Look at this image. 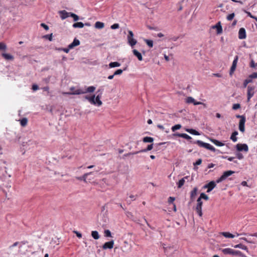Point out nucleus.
<instances>
[{"label": "nucleus", "mask_w": 257, "mask_h": 257, "mask_svg": "<svg viewBox=\"0 0 257 257\" xmlns=\"http://www.w3.org/2000/svg\"><path fill=\"white\" fill-rule=\"evenodd\" d=\"M187 177H184L182 178L181 180H179L178 183V188H181L182 186L185 183V179L187 178Z\"/></svg>", "instance_id": "35"}, {"label": "nucleus", "mask_w": 257, "mask_h": 257, "mask_svg": "<svg viewBox=\"0 0 257 257\" xmlns=\"http://www.w3.org/2000/svg\"><path fill=\"white\" fill-rule=\"evenodd\" d=\"M41 26L47 31L49 30V26L44 23H41Z\"/></svg>", "instance_id": "53"}, {"label": "nucleus", "mask_w": 257, "mask_h": 257, "mask_svg": "<svg viewBox=\"0 0 257 257\" xmlns=\"http://www.w3.org/2000/svg\"><path fill=\"white\" fill-rule=\"evenodd\" d=\"M95 98V95H93L91 96L87 95L85 96V98L87 99L90 103H94V98Z\"/></svg>", "instance_id": "29"}, {"label": "nucleus", "mask_w": 257, "mask_h": 257, "mask_svg": "<svg viewBox=\"0 0 257 257\" xmlns=\"http://www.w3.org/2000/svg\"><path fill=\"white\" fill-rule=\"evenodd\" d=\"M212 28V29H216L217 34H220L222 33V28L220 22H218L215 25L213 26Z\"/></svg>", "instance_id": "11"}, {"label": "nucleus", "mask_w": 257, "mask_h": 257, "mask_svg": "<svg viewBox=\"0 0 257 257\" xmlns=\"http://www.w3.org/2000/svg\"><path fill=\"white\" fill-rule=\"evenodd\" d=\"M238 135V132L237 131H234L232 133V135L230 137V139L233 142H235L237 141V138L236 136Z\"/></svg>", "instance_id": "24"}, {"label": "nucleus", "mask_w": 257, "mask_h": 257, "mask_svg": "<svg viewBox=\"0 0 257 257\" xmlns=\"http://www.w3.org/2000/svg\"><path fill=\"white\" fill-rule=\"evenodd\" d=\"M210 141L214 144H215V145H216L217 146L221 147V146H223L224 145V144L223 143L219 142V141L215 140V139H210Z\"/></svg>", "instance_id": "21"}, {"label": "nucleus", "mask_w": 257, "mask_h": 257, "mask_svg": "<svg viewBox=\"0 0 257 257\" xmlns=\"http://www.w3.org/2000/svg\"><path fill=\"white\" fill-rule=\"evenodd\" d=\"M197 204L196 207V210L199 216L201 217L202 216V201H201V199L199 197L197 200Z\"/></svg>", "instance_id": "3"}, {"label": "nucleus", "mask_w": 257, "mask_h": 257, "mask_svg": "<svg viewBox=\"0 0 257 257\" xmlns=\"http://www.w3.org/2000/svg\"><path fill=\"white\" fill-rule=\"evenodd\" d=\"M2 56L6 60H12L14 59V57L10 54H8V53H3L2 54Z\"/></svg>", "instance_id": "20"}, {"label": "nucleus", "mask_w": 257, "mask_h": 257, "mask_svg": "<svg viewBox=\"0 0 257 257\" xmlns=\"http://www.w3.org/2000/svg\"><path fill=\"white\" fill-rule=\"evenodd\" d=\"M186 102L188 103H193L194 105H197L199 104H203L205 107H206V104L201 102L196 101L193 97H188L186 98Z\"/></svg>", "instance_id": "6"}, {"label": "nucleus", "mask_w": 257, "mask_h": 257, "mask_svg": "<svg viewBox=\"0 0 257 257\" xmlns=\"http://www.w3.org/2000/svg\"><path fill=\"white\" fill-rule=\"evenodd\" d=\"M134 36L133 32L130 31V45L133 48L137 43L136 40L134 39L133 37Z\"/></svg>", "instance_id": "12"}, {"label": "nucleus", "mask_w": 257, "mask_h": 257, "mask_svg": "<svg viewBox=\"0 0 257 257\" xmlns=\"http://www.w3.org/2000/svg\"><path fill=\"white\" fill-rule=\"evenodd\" d=\"M96 89V87L94 86H89L86 88L85 90L83 89H75L74 87H72L70 88V90L73 91L71 92L67 93L68 94L72 95H79L81 94H84L86 93H92Z\"/></svg>", "instance_id": "1"}, {"label": "nucleus", "mask_w": 257, "mask_h": 257, "mask_svg": "<svg viewBox=\"0 0 257 257\" xmlns=\"http://www.w3.org/2000/svg\"><path fill=\"white\" fill-rule=\"evenodd\" d=\"M80 45V41L78 39L75 38L73 42L69 45V48L73 49L74 47Z\"/></svg>", "instance_id": "15"}, {"label": "nucleus", "mask_w": 257, "mask_h": 257, "mask_svg": "<svg viewBox=\"0 0 257 257\" xmlns=\"http://www.w3.org/2000/svg\"><path fill=\"white\" fill-rule=\"evenodd\" d=\"M181 127H182V126L181 124H176V125H174L173 126H172L171 129H172V131L174 132L176 130L181 128Z\"/></svg>", "instance_id": "37"}, {"label": "nucleus", "mask_w": 257, "mask_h": 257, "mask_svg": "<svg viewBox=\"0 0 257 257\" xmlns=\"http://www.w3.org/2000/svg\"><path fill=\"white\" fill-rule=\"evenodd\" d=\"M94 103H91L92 104L99 106L102 104V101L100 99H97V98H94Z\"/></svg>", "instance_id": "36"}, {"label": "nucleus", "mask_w": 257, "mask_h": 257, "mask_svg": "<svg viewBox=\"0 0 257 257\" xmlns=\"http://www.w3.org/2000/svg\"><path fill=\"white\" fill-rule=\"evenodd\" d=\"M91 236L94 239H98L100 237L98 231L96 230L91 232Z\"/></svg>", "instance_id": "26"}, {"label": "nucleus", "mask_w": 257, "mask_h": 257, "mask_svg": "<svg viewBox=\"0 0 257 257\" xmlns=\"http://www.w3.org/2000/svg\"><path fill=\"white\" fill-rule=\"evenodd\" d=\"M252 82V79H251L249 77V78L246 79L244 82H243V87H246L247 86V85L249 83Z\"/></svg>", "instance_id": "39"}, {"label": "nucleus", "mask_w": 257, "mask_h": 257, "mask_svg": "<svg viewBox=\"0 0 257 257\" xmlns=\"http://www.w3.org/2000/svg\"><path fill=\"white\" fill-rule=\"evenodd\" d=\"M193 143L197 144L199 147L204 148H205V144H206V143H204L200 140H197L195 142H194Z\"/></svg>", "instance_id": "32"}, {"label": "nucleus", "mask_w": 257, "mask_h": 257, "mask_svg": "<svg viewBox=\"0 0 257 257\" xmlns=\"http://www.w3.org/2000/svg\"><path fill=\"white\" fill-rule=\"evenodd\" d=\"M175 198L173 197H169L168 198V202L169 203H173Z\"/></svg>", "instance_id": "59"}, {"label": "nucleus", "mask_w": 257, "mask_h": 257, "mask_svg": "<svg viewBox=\"0 0 257 257\" xmlns=\"http://www.w3.org/2000/svg\"><path fill=\"white\" fill-rule=\"evenodd\" d=\"M234 248H241V249L245 250L247 252H248L247 247L245 245H243V244H242L241 243H239V244H236V245H234Z\"/></svg>", "instance_id": "25"}, {"label": "nucleus", "mask_w": 257, "mask_h": 257, "mask_svg": "<svg viewBox=\"0 0 257 257\" xmlns=\"http://www.w3.org/2000/svg\"><path fill=\"white\" fill-rule=\"evenodd\" d=\"M240 107V105L238 103L234 104L232 106V109L234 110L237 109Z\"/></svg>", "instance_id": "51"}, {"label": "nucleus", "mask_w": 257, "mask_h": 257, "mask_svg": "<svg viewBox=\"0 0 257 257\" xmlns=\"http://www.w3.org/2000/svg\"><path fill=\"white\" fill-rule=\"evenodd\" d=\"M60 14V18L62 20H65V19L70 17L71 12H67L65 10H62L58 12Z\"/></svg>", "instance_id": "7"}, {"label": "nucleus", "mask_w": 257, "mask_h": 257, "mask_svg": "<svg viewBox=\"0 0 257 257\" xmlns=\"http://www.w3.org/2000/svg\"><path fill=\"white\" fill-rule=\"evenodd\" d=\"M114 241L113 240L105 242L102 246L104 249H111L113 247Z\"/></svg>", "instance_id": "10"}, {"label": "nucleus", "mask_w": 257, "mask_h": 257, "mask_svg": "<svg viewBox=\"0 0 257 257\" xmlns=\"http://www.w3.org/2000/svg\"><path fill=\"white\" fill-rule=\"evenodd\" d=\"M233 249L230 248H226L222 249V252L224 254H232Z\"/></svg>", "instance_id": "22"}, {"label": "nucleus", "mask_w": 257, "mask_h": 257, "mask_svg": "<svg viewBox=\"0 0 257 257\" xmlns=\"http://www.w3.org/2000/svg\"><path fill=\"white\" fill-rule=\"evenodd\" d=\"M253 88L248 86L247 87V99L248 101L249 100L251 97H252L253 95Z\"/></svg>", "instance_id": "13"}, {"label": "nucleus", "mask_w": 257, "mask_h": 257, "mask_svg": "<svg viewBox=\"0 0 257 257\" xmlns=\"http://www.w3.org/2000/svg\"><path fill=\"white\" fill-rule=\"evenodd\" d=\"M236 157L239 160H241L243 158L242 154L240 153H236Z\"/></svg>", "instance_id": "58"}, {"label": "nucleus", "mask_w": 257, "mask_h": 257, "mask_svg": "<svg viewBox=\"0 0 257 257\" xmlns=\"http://www.w3.org/2000/svg\"><path fill=\"white\" fill-rule=\"evenodd\" d=\"M245 120L244 119H242V120H239V130L242 133H244L245 131L244 124L245 122Z\"/></svg>", "instance_id": "14"}, {"label": "nucleus", "mask_w": 257, "mask_h": 257, "mask_svg": "<svg viewBox=\"0 0 257 257\" xmlns=\"http://www.w3.org/2000/svg\"><path fill=\"white\" fill-rule=\"evenodd\" d=\"M145 41L149 47H150V48L153 47V41L152 40L146 39L145 40Z\"/></svg>", "instance_id": "38"}, {"label": "nucleus", "mask_w": 257, "mask_h": 257, "mask_svg": "<svg viewBox=\"0 0 257 257\" xmlns=\"http://www.w3.org/2000/svg\"><path fill=\"white\" fill-rule=\"evenodd\" d=\"M256 66H257V63L255 64L253 60H251L250 63V67L251 68H254Z\"/></svg>", "instance_id": "56"}, {"label": "nucleus", "mask_w": 257, "mask_h": 257, "mask_svg": "<svg viewBox=\"0 0 257 257\" xmlns=\"http://www.w3.org/2000/svg\"><path fill=\"white\" fill-rule=\"evenodd\" d=\"M122 70L121 69H117L116 71H115L114 73V75H120L122 73Z\"/></svg>", "instance_id": "55"}, {"label": "nucleus", "mask_w": 257, "mask_h": 257, "mask_svg": "<svg viewBox=\"0 0 257 257\" xmlns=\"http://www.w3.org/2000/svg\"><path fill=\"white\" fill-rule=\"evenodd\" d=\"M39 89V87L37 84H33L32 85V89L34 91H36Z\"/></svg>", "instance_id": "63"}, {"label": "nucleus", "mask_w": 257, "mask_h": 257, "mask_svg": "<svg viewBox=\"0 0 257 257\" xmlns=\"http://www.w3.org/2000/svg\"><path fill=\"white\" fill-rule=\"evenodd\" d=\"M238 60V56H235V57H234V59L233 61L232 66L230 69V72H229L230 75H232V74L233 73V72L235 70Z\"/></svg>", "instance_id": "5"}, {"label": "nucleus", "mask_w": 257, "mask_h": 257, "mask_svg": "<svg viewBox=\"0 0 257 257\" xmlns=\"http://www.w3.org/2000/svg\"><path fill=\"white\" fill-rule=\"evenodd\" d=\"M110 28L112 29H116L119 28V25H118V24H116V23L114 24L111 26Z\"/></svg>", "instance_id": "54"}, {"label": "nucleus", "mask_w": 257, "mask_h": 257, "mask_svg": "<svg viewBox=\"0 0 257 257\" xmlns=\"http://www.w3.org/2000/svg\"><path fill=\"white\" fill-rule=\"evenodd\" d=\"M216 186V184L214 181H211L209 183L204 186V188H207V192H210Z\"/></svg>", "instance_id": "8"}, {"label": "nucleus", "mask_w": 257, "mask_h": 257, "mask_svg": "<svg viewBox=\"0 0 257 257\" xmlns=\"http://www.w3.org/2000/svg\"><path fill=\"white\" fill-rule=\"evenodd\" d=\"M70 17L73 18V20L75 22L78 21L79 19V17L77 15L72 13H71Z\"/></svg>", "instance_id": "42"}, {"label": "nucleus", "mask_w": 257, "mask_h": 257, "mask_svg": "<svg viewBox=\"0 0 257 257\" xmlns=\"http://www.w3.org/2000/svg\"><path fill=\"white\" fill-rule=\"evenodd\" d=\"M153 148V144L149 145L147 148L143 149L140 151V152H146L147 151L151 150Z\"/></svg>", "instance_id": "34"}, {"label": "nucleus", "mask_w": 257, "mask_h": 257, "mask_svg": "<svg viewBox=\"0 0 257 257\" xmlns=\"http://www.w3.org/2000/svg\"><path fill=\"white\" fill-rule=\"evenodd\" d=\"M249 77L252 79V78H257V72H254L249 76Z\"/></svg>", "instance_id": "50"}, {"label": "nucleus", "mask_w": 257, "mask_h": 257, "mask_svg": "<svg viewBox=\"0 0 257 257\" xmlns=\"http://www.w3.org/2000/svg\"><path fill=\"white\" fill-rule=\"evenodd\" d=\"M93 172H89L84 174L82 176L78 178L79 180H83L84 182H86V179L88 176L92 174Z\"/></svg>", "instance_id": "19"}, {"label": "nucleus", "mask_w": 257, "mask_h": 257, "mask_svg": "<svg viewBox=\"0 0 257 257\" xmlns=\"http://www.w3.org/2000/svg\"><path fill=\"white\" fill-rule=\"evenodd\" d=\"M236 117L238 118H240V120H242V119H244V120H246L245 117L244 115H236Z\"/></svg>", "instance_id": "61"}, {"label": "nucleus", "mask_w": 257, "mask_h": 257, "mask_svg": "<svg viewBox=\"0 0 257 257\" xmlns=\"http://www.w3.org/2000/svg\"><path fill=\"white\" fill-rule=\"evenodd\" d=\"M183 134H180L178 133H174L173 134V136L174 137H182Z\"/></svg>", "instance_id": "62"}, {"label": "nucleus", "mask_w": 257, "mask_h": 257, "mask_svg": "<svg viewBox=\"0 0 257 257\" xmlns=\"http://www.w3.org/2000/svg\"><path fill=\"white\" fill-rule=\"evenodd\" d=\"M243 11L244 13H245L247 15V16H248V17H250L251 18H253V16H252V15H251V14L250 12H247V11H246V10H243Z\"/></svg>", "instance_id": "60"}, {"label": "nucleus", "mask_w": 257, "mask_h": 257, "mask_svg": "<svg viewBox=\"0 0 257 257\" xmlns=\"http://www.w3.org/2000/svg\"><path fill=\"white\" fill-rule=\"evenodd\" d=\"M84 24L82 22H77L73 24L72 27L74 28H82Z\"/></svg>", "instance_id": "23"}, {"label": "nucleus", "mask_w": 257, "mask_h": 257, "mask_svg": "<svg viewBox=\"0 0 257 257\" xmlns=\"http://www.w3.org/2000/svg\"><path fill=\"white\" fill-rule=\"evenodd\" d=\"M241 252L239 251V250H234L233 249L232 250V255H239L240 256L241 255Z\"/></svg>", "instance_id": "47"}, {"label": "nucleus", "mask_w": 257, "mask_h": 257, "mask_svg": "<svg viewBox=\"0 0 257 257\" xmlns=\"http://www.w3.org/2000/svg\"><path fill=\"white\" fill-rule=\"evenodd\" d=\"M186 131L190 133L191 134L194 135H199L200 134L198 132L196 131L195 130L192 129V128H187L186 129Z\"/></svg>", "instance_id": "27"}, {"label": "nucleus", "mask_w": 257, "mask_h": 257, "mask_svg": "<svg viewBox=\"0 0 257 257\" xmlns=\"http://www.w3.org/2000/svg\"><path fill=\"white\" fill-rule=\"evenodd\" d=\"M202 163V160L201 159H198L195 163H194L193 164L194 166L199 165Z\"/></svg>", "instance_id": "57"}, {"label": "nucleus", "mask_w": 257, "mask_h": 257, "mask_svg": "<svg viewBox=\"0 0 257 257\" xmlns=\"http://www.w3.org/2000/svg\"><path fill=\"white\" fill-rule=\"evenodd\" d=\"M235 16V14L234 13H231L229 15H228L227 17H226V19L229 21H230L231 20H233V19L234 18Z\"/></svg>", "instance_id": "41"}, {"label": "nucleus", "mask_w": 257, "mask_h": 257, "mask_svg": "<svg viewBox=\"0 0 257 257\" xmlns=\"http://www.w3.org/2000/svg\"><path fill=\"white\" fill-rule=\"evenodd\" d=\"M120 66V64L117 62H112L109 64V68H113L116 67H119Z\"/></svg>", "instance_id": "33"}, {"label": "nucleus", "mask_w": 257, "mask_h": 257, "mask_svg": "<svg viewBox=\"0 0 257 257\" xmlns=\"http://www.w3.org/2000/svg\"><path fill=\"white\" fill-rule=\"evenodd\" d=\"M104 23L101 22H96L95 24V27L97 29H102L104 27Z\"/></svg>", "instance_id": "31"}, {"label": "nucleus", "mask_w": 257, "mask_h": 257, "mask_svg": "<svg viewBox=\"0 0 257 257\" xmlns=\"http://www.w3.org/2000/svg\"><path fill=\"white\" fill-rule=\"evenodd\" d=\"M234 172L233 171H227L224 172L222 176L216 180V183H219L224 180H225L228 177L230 176L232 174H234Z\"/></svg>", "instance_id": "2"}, {"label": "nucleus", "mask_w": 257, "mask_h": 257, "mask_svg": "<svg viewBox=\"0 0 257 257\" xmlns=\"http://www.w3.org/2000/svg\"><path fill=\"white\" fill-rule=\"evenodd\" d=\"M24 244L25 243H23L22 242H16L13 245L10 246V248L16 246L18 245H19V247H21L22 246V245Z\"/></svg>", "instance_id": "43"}, {"label": "nucleus", "mask_w": 257, "mask_h": 257, "mask_svg": "<svg viewBox=\"0 0 257 257\" xmlns=\"http://www.w3.org/2000/svg\"><path fill=\"white\" fill-rule=\"evenodd\" d=\"M7 48L6 45L4 43H0V50H6Z\"/></svg>", "instance_id": "49"}, {"label": "nucleus", "mask_w": 257, "mask_h": 257, "mask_svg": "<svg viewBox=\"0 0 257 257\" xmlns=\"http://www.w3.org/2000/svg\"><path fill=\"white\" fill-rule=\"evenodd\" d=\"M182 138L185 139L187 140H191L192 139V138L186 134H183Z\"/></svg>", "instance_id": "48"}, {"label": "nucleus", "mask_w": 257, "mask_h": 257, "mask_svg": "<svg viewBox=\"0 0 257 257\" xmlns=\"http://www.w3.org/2000/svg\"><path fill=\"white\" fill-rule=\"evenodd\" d=\"M133 53L138 58V59L139 61L143 60V57L142 54L140 52H139L138 50H137L136 49L133 50Z\"/></svg>", "instance_id": "16"}, {"label": "nucleus", "mask_w": 257, "mask_h": 257, "mask_svg": "<svg viewBox=\"0 0 257 257\" xmlns=\"http://www.w3.org/2000/svg\"><path fill=\"white\" fill-rule=\"evenodd\" d=\"M143 141L144 143H153L154 141V139L152 137H144L143 139Z\"/></svg>", "instance_id": "28"}, {"label": "nucleus", "mask_w": 257, "mask_h": 257, "mask_svg": "<svg viewBox=\"0 0 257 257\" xmlns=\"http://www.w3.org/2000/svg\"><path fill=\"white\" fill-rule=\"evenodd\" d=\"M236 148L238 151H244L247 152L248 151V148L245 144H238L236 145Z\"/></svg>", "instance_id": "4"}, {"label": "nucleus", "mask_w": 257, "mask_h": 257, "mask_svg": "<svg viewBox=\"0 0 257 257\" xmlns=\"http://www.w3.org/2000/svg\"><path fill=\"white\" fill-rule=\"evenodd\" d=\"M27 122H28V120L25 117V118H23L20 120V123H21V125L23 126H25L27 124Z\"/></svg>", "instance_id": "40"}, {"label": "nucleus", "mask_w": 257, "mask_h": 257, "mask_svg": "<svg viewBox=\"0 0 257 257\" xmlns=\"http://www.w3.org/2000/svg\"><path fill=\"white\" fill-rule=\"evenodd\" d=\"M246 37V32L245 29L243 28H241L239 30L238 32V38L242 40L245 39Z\"/></svg>", "instance_id": "9"}, {"label": "nucleus", "mask_w": 257, "mask_h": 257, "mask_svg": "<svg viewBox=\"0 0 257 257\" xmlns=\"http://www.w3.org/2000/svg\"><path fill=\"white\" fill-rule=\"evenodd\" d=\"M222 234L226 238H233L235 236V235H233L228 232H223Z\"/></svg>", "instance_id": "30"}, {"label": "nucleus", "mask_w": 257, "mask_h": 257, "mask_svg": "<svg viewBox=\"0 0 257 257\" xmlns=\"http://www.w3.org/2000/svg\"><path fill=\"white\" fill-rule=\"evenodd\" d=\"M104 236L105 237H111V233L109 230L107 229L104 230Z\"/></svg>", "instance_id": "46"}, {"label": "nucleus", "mask_w": 257, "mask_h": 257, "mask_svg": "<svg viewBox=\"0 0 257 257\" xmlns=\"http://www.w3.org/2000/svg\"><path fill=\"white\" fill-rule=\"evenodd\" d=\"M199 197L201 199H203L206 200H208L209 199V197H208V196L204 193H201Z\"/></svg>", "instance_id": "44"}, {"label": "nucleus", "mask_w": 257, "mask_h": 257, "mask_svg": "<svg viewBox=\"0 0 257 257\" xmlns=\"http://www.w3.org/2000/svg\"><path fill=\"white\" fill-rule=\"evenodd\" d=\"M205 148L214 152L217 151L218 153H221L219 150H216L214 147H213L212 146L210 145L208 143L205 144Z\"/></svg>", "instance_id": "17"}, {"label": "nucleus", "mask_w": 257, "mask_h": 257, "mask_svg": "<svg viewBox=\"0 0 257 257\" xmlns=\"http://www.w3.org/2000/svg\"><path fill=\"white\" fill-rule=\"evenodd\" d=\"M70 49H72L69 48V46L68 45L67 48H62L61 50H62L63 51H64V52L68 53L69 52Z\"/></svg>", "instance_id": "52"}, {"label": "nucleus", "mask_w": 257, "mask_h": 257, "mask_svg": "<svg viewBox=\"0 0 257 257\" xmlns=\"http://www.w3.org/2000/svg\"><path fill=\"white\" fill-rule=\"evenodd\" d=\"M52 36H53V34H52V33H51L50 35H46L44 36L43 37L45 39L49 40L50 41H52L53 40Z\"/></svg>", "instance_id": "45"}, {"label": "nucleus", "mask_w": 257, "mask_h": 257, "mask_svg": "<svg viewBox=\"0 0 257 257\" xmlns=\"http://www.w3.org/2000/svg\"><path fill=\"white\" fill-rule=\"evenodd\" d=\"M75 233L76 234V236L78 238H81L82 237V234L81 233H80L78 231H74Z\"/></svg>", "instance_id": "64"}, {"label": "nucleus", "mask_w": 257, "mask_h": 257, "mask_svg": "<svg viewBox=\"0 0 257 257\" xmlns=\"http://www.w3.org/2000/svg\"><path fill=\"white\" fill-rule=\"evenodd\" d=\"M197 191H198V189L197 187L194 188L193 190L191 191V194H190V198H191V199L192 201L193 200V199L195 198V196H196Z\"/></svg>", "instance_id": "18"}]
</instances>
